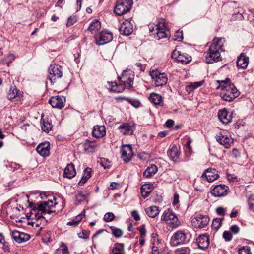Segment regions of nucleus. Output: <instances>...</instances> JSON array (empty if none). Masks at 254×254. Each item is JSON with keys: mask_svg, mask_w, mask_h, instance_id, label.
<instances>
[{"mask_svg": "<svg viewBox=\"0 0 254 254\" xmlns=\"http://www.w3.org/2000/svg\"><path fill=\"white\" fill-rule=\"evenodd\" d=\"M189 241L187 236L183 231H177L172 237L170 244L173 247L187 243Z\"/></svg>", "mask_w": 254, "mask_h": 254, "instance_id": "6e6552de", "label": "nucleus"}, {"mask_svg": "<svg viewBox=\"0 0 254 254\" xmlns=\"http://www.w3.org/2000/svg\"><path fill=\"white\" fill-rule=\"evenodd\" d=\"M36 151L38 154L43 157H46L49 155L50 147L48 143H42L36 147Z\"/></svg>", "mask_w": 254, "mask_h": 254, "instance_id": "b1692460", "label": "nucleus"}, {"mask_svg": "<svg viewBox=\"0 0 254 254\" xmlns=\"http://www.w3.org/2000/svg\"><path fill=\"white\" fill-rule=\"evenodd\" d=\"M119 31L122 35H129L133 31V25L130 21L126 20L121 25Z\"/></svg>", "mask_w": 254, "mask_h": 254, "instance_id": "6ab92c4d", "label": "nucleus"}, {"mask_svg": "<svg viewBox=\"0 0 254 254\" xmlns=\"http://www.w3.org/2000/svg\"><path fill=\"white\" fill-rule=\"evenodd\" d=\"M150 75L154 81L156 86H162L167 83V76L164 72L161 73L157 70H153L150 72Z\"/></svg>", "mask_w": 254, "mask_h": 254, "instance_id": "1a4fd4ad", "label": "nucleus"}, {"mask_svg": "<svg viewBox=\"0 0 254 254\" xmlns=\"http://www.w3.org/2000/svg\"><path fill=\"white\" fill-rule=\"evenodd\" d=\"M54 254H69L67 247L62 243L60 248L56 250Z\"/></svg>", "mask_w": 254, "mask_h": 254, "instance_id": "ea45409f", "label": "nucleus"}, {"mask_svg": "<svg viewBox=\"0 0 254 254\" xmlns=\"http://www.w3.org/2000/svg\"><path fill=\"white\" fill-rule=\"evenodd\" d=\"M183 39V31H177L174 35V40L177 41H182Z\"/></svg>", "mask_w": 254, "mask_h": 254, "instance_id": "09e8293b", "label": "nucleus"}, {"mask_svg": "<svg viewBox=\"0 0 254 254\" xmlns=\"http://www.w3.org/2000/svg\"><path fill=\"white\" fill-rule=\"evenodd\" d=\"M239 253V254H252L250 247L247 246L240 248Z\"/></svg>", "mask_w": 254, "mask_h": 254, "instance_id": "49530a36", "label": "nucleus"}, {"mask_svg": "<svg viewBox=\"0 0 254 254\" xmlns=\"http://www.w3.org/2000/svg\"><path fill=\"white\" fill-rule=\"evenodd\" d=\"M85 216V214H83L82 213H81L80 214L77 215L74 219H75L78 223L81 221L82 219L83 218V217Z\"/></svg>", "mask_w": 254, "mask_h": 254, "instance_id": "774afa93", "label": "nucleus"}, {"mask_svg": "<svg viewBox=\"0 0 254 254\" xmlns=\"http://www.w3.org/2000/svg\"><path fill=\"white\" fill-rule=\"evenodd\" d=\"M161 220L166 221L168 224L172 223L173 227H176L178 225V218L173 211L168 209L165 210L161 216Z\"/></svg>", "mask_w": 254, "mask_h": 254, "instance_id": "f8f14e48", "label": "nucleus"}, {"mask_svg": "<svg viewBox=\"0 0 254 254\" xmlns=\"http://www.w3.org/2000/svg\"><path fill=\"white\" fill-rule=\"evenodd\" d=\"M119 99L121 100H126L127 101H128L131 105H132L133 107L135 108H138L140 106L141 103L140 101L136 99H131L129 98H125V97H120L119 98Z\"/></svg>", "mask_w": 254, "mask_h": 254, "instance_id": "a19ab883", "label": "nucleus"}, {"mask_svg": "<svg viewBox=\"0 0 254 254\" xmlns=\"http://www.w3.org/2000/svg\"><path fill=\"white\" fill-rule=\"evenodd\" d=\"M147 215L151 218H155L159 213V208L155 206H151L145 209Z\"/></svg>", "mask_w": 254, "mask_h": 254, "instance_id": "2f4dec72", "label": "nucleus"}, {"mask_svg": "<svg viewBox=\"0 0 254 254\" xmlns=\"http://www.w3.org/2000/svg\"><path fill=\"white\" fill-rule=\"evenodd\" d=\"M216 139L220 144L223 145L226 148H228L233 142L232 138L229 135L222 133L217 134Z\"/></svg>", "mask_w": 254, "mask_h": 254, "instance_id": "a211bd4d", "label": "nucleus"}, {"mask_svg": "<svg viewBox=\"0 0 254 254\" xmlns=\"http://www.w3.org/2000/svg\"><path fill=\"white\" fill-rule=\"evenodd\" d=\"M249 209L254 211V195L250 197L248 200Z\"/></svg>", "mask_w": 254, "mask_h": 254, "instance_id": "864d4df0", "label": "nucleus"}, {"mask_svg": "<svg viewBox=\"0 0 254 254\" xmlns=\"http://www.w3.org/2000/svg\"><path fill=\"white\" fill-rule=\"evenodd\" d=\"M134 74L131 70H124L121 76H118L119 83L116 82H108L110 86V91L114 92H122L125 88H130L132 87Z\"/></svg>", "mask_w": 254, "mask_h": 254, "instance_id": "f257e3e1", "label": "nucleus"}, {"mask_svg": "<svg viewBox=\"0 0 254 254\" xmlns=\"http://www.w3.org/2000/svg\"><path fill=\"white\" fill-rule=\"evenodd\" d=\"M232 114L229 113L225 109L220 110L218 113V117L220 121L224 124H228L232 121Z\"/></svg>", "mask_w": 254, "mask_h": 254, "instance_id": "f3484780", "label": "nucleus"}, {"mask_svg": "<svg viewBox=\"0 0 254 254\" xmlns=\"http://www.w3.org/2000/svg\"><path fill=\"white\" fill-rule=\"evenodd\" d=\"M119 129L124 134H131L133 132L132 127L128 123H124L120 126Z\"/></svg>", "mask_w": 254, "mask_h": 254, "instance_id": "7c9ffc66", "label": "nucleus"}, {"mask_svg": "<svg viewBox=\"0 0 254 254\" xmlns=\"http://www.w3.org/2000/svg\"><path fill=\"white\" fill-rule=\"evenodd\" d=\"M110 229L113 235L116 237H120L123 235V231L119 228H117L114 226H111Z\"/></svg>", "mask_w": 254, "mask_h": 254, "instance_id": "c03bdc74", "label": "nucleus"}, {"mask_svg": "<svg viewBox=\"0 0 254 254\" xmlns=\"http://www.w3.org/2000/svg\"><path fill=\"white\" fill-rule=\"evenodd\" d=\"M199 248L202 250L207 249L209 244V236L207 234L200 235L196 239Z\"/></svg>", "mask_w": 254, "mask_h": 254, "instance_id": "412c9836", "label": "nucleus"}, {"mask_svg": "<svg viewBox=\"0 0 254 254\" xmlns=\"http://www.w3.org/2000/svg\"><path fill=\"white\" fill-rule=\"evenodd\" d=\"M229 187L224 184L216 185L211 190L212 194L215 197L224 196L227 194Z\"/></svg>", "mask_w": 254, "mask_h": 254, "instance_id": "4468645a", "label": "nucleus"}, {"mask_svg": "<svg viewBox=\"0 0 254 254\" xmlns=\"http://www.w3.org/2000/svg\"><path fill=\"white\" fill-rule=\"evenodd\" d=\"M203 83H204L203 81L192 83L186 86V91L188 92V93L189 94H190V92H192L193 90L201 86V85H203Z\"/></svg>", "mask_w": 254, "mask_h": 254, "instance_id": "4c0bfd02", "label": "nucleus"}, {"mask_svg": "<svg viewBox=\"0 0 254 254\" xmlns=\"http://www.w3.org/2000/svg\"><path fill=\"white\" fill-rule=\"evenodd\" d=\"M91 172L92 170L90 168H86L84 169L83 176L88 180L91 177Z\"/></svg>", "mask_w": 254, "mask_h": 254, "instance_id": "8fccbe9b", "label": "nucleus"}, {"mask_svg": "<svg viewBox=\"0 0 254 254\" xmlns=\"http://www.w3.org/2000/svg\"><path fill=\"white\" fill-rule=\"evenodd\" d=\"M101 28L100 22L97 19H94L90 24L88 30L93 33L96 32Z\"/></svg>", "mask_w": 254, "mask_h": 254, "instance_id": "e433bc0d", "label": "nucleus"}, {"mask_svg": "<svg viewBox=\"0 0 254 254\" xmlns=\"http://www.w3.org/2000/svg\"><path fill=\"white\" fill-rule=\"evenodd\" d=\"M174 124V121L172 120L169 119V120H167V121L166 122L165 125L167 127L170 128L173 126Z\"/></svg>", "mask_w": 254, "mask_h": 254, "instance_id": "69168bd1", "label": "nucleus"}, {"mask_svg": "<svg viewBox=\"0 0 254 254\" xmlns=\"http://www.w3.org/2000/svg\"><path fill=\"white\" fill-rule=\"evenodd\" d=\"M21 95V92L14 86L10 87L7 94V98L10 100L18 101L20 99Z\"/></svg>", "mask_w": 254, "mask_h": 254, "instance_id": "393cba45", "label": "nucleus"}, {"mask_svg": "<svg viewBox=\"0 0 254 254\" xmlns=\"http://www.w3.org/2000/svg\"><path fill=\"white\" fill-rule=\"evenodd\" d=\"M209 222V218L207 215L198 214L191 221L192 226L195 228H202L207 225Z\"/></svg>", "mask_w": 254, "mask_h": 254, "instance_id": "9b49d317", "label": "nucleus"}, {"mask_svg": "<svg viewBox=\"0 0 254 254\" xmlns=\"http://www.w3.org/2000/svg\"><path fill=\"white\" fill-rule=\"evenodd\" d=\"M249 57L245 53H241L237 58V65L239 68L245 69L249 63Z\"/></svg>", "mask_w": 254, "mask_h": 254, "instance_id": "4be33fe9", "label": "nucleus"}, {"mask_svg": "<svg viewBox=\"0 0 254 254\" xmlns=\"http://www.w3.org/2000/svg\"><path fill=\"white\" fill-rule=\"evenodd\" d=\"M77 21V18L75 16H70L67 20L66 25L68 27L71 26Z\"/></svg>", "mask_w": 254, "mask_h": 254, "instance_id": "603ef678", "label": "nucleus"}, {"mask_svg": "<svg viewBox=\"0 0 254 254\" xmlns=\"http://www.w3.org/2000/svg\"><path fill=\"white\" fill-rule=\"evenodd\" d=\"M223 237L226 241H230L232 238L231 233L227 231H225L223 232Z\"/></svg>", "mask_w": 254, "mask_h": 254, "instance_id": "5fc2aeb1", "label": "nucleus"}, {"mask_svg": "<svg viewBox=\"0 0 254 254\" xmlns=\"http://www.w3.org/2000/svg\"><path fill=\"white\" fill-rule=\"evenodd\" d=\"M149 101L155 105H161L163 100L162 96L158 94L152 93L149 97Z\"/></svg>", "mask_w": 254, "mask_h": 254, "instance_id": "f704fd0d", "label": "nucleus"}, {"mask_svg": "<svg viewBox=\"0 0 254 254\" xmlns=\"http://www.w3.org/2000/svg\"><path fill=\"white\" fill-rule=\"evenodd\" d=\"M113 254H125L124 252V245L122 243H116L112 249Z\"/></svg>", "mask_w": 254, "mask_h": 254, "instance_id": "c9c22d12", "label": "nucleus"}, {"mask_svg": "<svg viewBox=\"0 0 254 254\" xmlns=\"http://www.w3.org/2000/svg\"><path fill=\"white\" fill-rule=\"evenodd\" d=\"M222 219L217 218L213 219L212 223V228L215 230H218L221 225Z\"/></svg>", "mask_w": 254, "mask_h": 254, "instance_id": "37998d69", "label": "nucleus"}, {"mask_svg": "<svg viewBox=\"0 0 254 254\" xmlns=\"http://www.w3.org/2000/svg\"><path fill=\"white\" fill-rule=\"evenodd\" d=\"M225 209L221 207H219L216 209V212L219 215H223L225 213Z\"/></svg>", "mask_w": 254, "mask_h": 254, "instance_id": "e2e57ef3", "label": "nucleus"}, {"mask_svg": "<svg viewBox=\"0 0 254 254\" xmlns=\"http://www.w3.org/2000/svg\"><path fill=\"white\" fill-rule=\"evenodd\" d=\"M106 128L104 126L97 125L94 127L92 135L96 138H102L106 135Z\"/></svg>", "mask_w": 254, "mask_h": 254, "instance_id": "a878e982", "label": "nucleus"}, {"mask_svg": "<svg viewBox=\"0 0 254 254\" xmlns=\"http://www.w3.org/2000/svg\"><path fill=\"white\" fill-rule=\"evenodd\" d=\"M40 123L42 124L41 128L43 131L48 133L52 129L51 122L48 119L43 118V116L41 117Z\"/></svg>", "mask_w": 254, "mask_h": 254, "instance_id": "c756f323", "label": "nucleus"}, {"mask_svg": "<svg viewBox=\"0 0 254 254\" xmlns=\"http://www.w3.org/2000/svg\"><path fill=\"white\" fill-rule=\"evenodd\" d=\"M202 177H205L209 182H212L219 177L217 171L215 169L208 168L202 175Z\"/></svg>", "mask_w": 254, "mask_h": 254, "instance_id": "aec40b11", "label": "nucleus"}, {"mask_svg": "<svg viewBox=\"0 0 254 254\" xmlns=\"http://www.w3.org/2000/svg\"><path fill=\"white\" fill-rule=\"evenodd\" d=\"M153 185L152 183H144V192H145V194H144V199L148 197L150 193L153 190Z\"/></svg>", "mask_w": 254, "mask_h": 254, "instance_id": "58836bf2", "label": "nucleus"}, {"mask_svg": "<svg viewBox=\"0 0 254 254\" xmlns=\"http://www.w3.org/2000/svg\"><path fill=\"white\" fill-rule=\"evenodd\" d=\"M50 209L51 208H46L45 209V210H38V212H41V214H44V213H47L49 214L55 211V210L54 211L51 210Z\"/></svg>", "mask_w": 254, "mask_h": 254, "instance_id": "0e129e2a", "label": "nucleus"}, {"mask_svg": "<svg viewBox=\"0 0 254 254\" xmlns=\"http://www.w3.org/2000/svg\"><path fill=\"white\" fill-rule=\"evenodd\" d=\"M76 172L73 163L68 164L64 170V176L68 179H72L76 175Z\"/></svg>", "mask_w": 254, "mask_h": 254, "instance_id": "cd10ccee", "label": "nucleus"}, {"mask_svg": "<svg viewBox=\"0 0 254 254\" xmlns=\"http://www.w3.org/2000/svg\"><path fill=\"white\" fill-rule=\"evenodd\" d=\"M230 229L235 234H237L239 232V227L236 225H233L230 227Z\"/></svg>", "mask_w": 254, "mask_h": 254, "instance_id": "052dcab7", "label": "nucleus"}, {"mask_svg": "<svg viewBox=\"0 0 254 254\" xmlns=\"http://www.w3.org/2000/svg\"><path fill=\"white\" fill-rule=\"evenodd\" d=\"M158 171V168L155 164H149L144 171V177L150 178L155 175Z\"/></svg>", "mask_w": 254, "mask_h": 254, "instance_id": "c85d7f7f", "label": "nucleus"}, {"mask_svg": "<svg viewBox=\"0 0 254 254\" xmlns=\"http://www.w3.org/2000/svg\"><path fill=\"white\" fill-rule=\"evenodd\" d=\"M56 202H53L52 200L47 201H41L38 204L37 209L39 210H45L46 208H51V207L55 206Z\"/></svg>", "mask_w": 254, "mask_h": 254, "instance_id": "72a5a7b5", "label": "nucleus"}, {"mask_svg": "<svg viewBox=\"0 0 254 254\" xmlns=\"http://www.w3.org/2000/svg\"><path fill=\"white\" fill-rule=\"evenodd\" d=\"M78 235L80 238L87 239L89 237V233L86 231H82V232L79 233Z\"/></svg>", "mask_w": 254, "mask_h": 254, "instance_id": "13d9d810", "label": "nucleus"}, {"mask_svg": "<svg viewBox=\"0 0 254 254\" xmlns=\"http://www.w3.org/2000/svg\"><path fill=\"white\" fill-rule=\"evenodd\" d=\"M132 4V0H117L114 12L117 15H123L130 12Z\"/></svg>", "mask_w": 254, "mask_h": 254, "instance_id": "39448f33", "label": "nucleus"}, {"mask_svg": "<svg viewBox=\"0 0 254 254\" xmlns=\"http://www.w3.org/2000/svg\"><path fill=\"white\" fill-rule=\"evenodd\" d=\"M63 76V67L58 64H53L48 68L47 80L51 84H53L57 80Z\"/></svg>", "mask_w": 254, "mask_h": 254, "instance_id": "423d86ee", "label": "nucleus"}, {"mask_svg": "<svg viewBox=\"0 0 254 254\" xmlns=\"http://www.w3.org/2000/svg\"><path fill=\"white\" fill-rule=\"evenodd\" d=\"M172 57L183 64H188L192 60L190 56L186 53H181V52L176 50L173 51Z\"/></svg>", "mask_w": 254, "mask_h": 254, "instance_id": "ddd939ff", "label": "nucleus"}, {"mask_svg": "<svg viewBox=\"0 0 254 254\" xmlns=\"http://www.w3.org/2000/svg\"><path fill=\"white\" fill-rule=\"evenodd\" d=\"M115 216L112 212H108L106 213L104 217V221L105 222H111L114 220Z\"/></svg>", "mask_w": 254, "mask_h": 254, "instance_id": "de8ad7c7", "label": "nucleus"}, {"mask_svg": "<svg viewBox=\"0 0 254 254\" xmlns=\"http://www.w3.org/2000/svg\"><path fill=\"white\" fill-rule=\"evenodd\" d=\"M51 233L50 232H47L42 237V240L45 243H48L52 241Z\"/></svg>", "mask_w": 254, "mask_h": 254, "instance_id": "3c124183", "label": "nucleus"}, {"mask_svg": "<svg viewBox=\"0 0 254 254\" xmlns=\"http://www.w3.org/2000/svg\"><path fill=\"white\" fill-rule=\"evenodd\" d=\"M139 233H140V237L139 239V244L141 245H143V226L139 227Z\"/></svg>", "mask_w": 254, "mask_h": 254, "instance_id": "680f3d73", "label": "nucleus"}, {"mask_svg": "<svg viewBox=\"0 0 254 254\" xmlns=\"http://www.w3.org/2000/svg\"><path fill=\"white\" fill-rule=\"evenodd\" d=\"M121 158L125 162H129L133 156L132 147L130 145H124L121 148Z\"/></svg>", "mask_w": 254, "mask_h": 254, "instance_id": "2eb2a0df", "label": "nucleus"}, {"mask_svg": "<svg viewBox=\"0 0 254 254\" xmlns=\"http://www.w3.org/2000/svg\"><path fill=\"white\" fill-rule=\"evenodd\" d=\"M78 222L75 220V219H73V220L71 221H69L67 223V225H70V226H77L78 224Z\"/></svg>", "mask_w": 254, "mask_h": 254, "instance_id": "338daca9", "label": "nucleus"}, {"mask_svg": "<svg viewBox=\"0 0 254 254\" xmlns=\"http://www.w3.org/2000/svg\"><path fill=\"white\" fill-rule=\"evenodd\" d=\"M152 244V254H171L168 252H162L164 244L156 234H152L150 240Z\"/></svg>", "mask_w": 254, "mask_h": 254, "instance_id": "0eeeda50", "label": "nucleus"}, {"mask_svg": "<svg viewBox=\"0 0 254 254\" xmlns=\"http://www.w3.org/2000/svg\"><path fill=\"white\" fill-rule=\"evenodd\" d=\"M87 197V195L84 194L81 191H80L77 194L75 195L76 204H80L82 202L85 200Z\"/></svg>", "mask_w": 254, "mask_h": 254, "instance_id": "79ce46f5", "label": "nucleus"}, {"mask_svg": "<svg viewBox=\"0 0 254 254\" xmlns=\"http://www.w3.org/2000/svg\"><path fill=\"white\" fill-rule=\"evenodd\" d=\"M65 98L60 96H52L49 100V103L53 108L62 109L64 106Z\"/></svg>", "mask_w": 254, "mask_h": 254, "instance_id": "dca6fc26", "label": "nucleus"}, {"mask_svg": "<svg viewBox=\"0 0 254 254\" xmlns=\"http://www.w3.org/2000/svg\"><path fill=\"white\" fill-rule=\"evenodd\" d=\"M84 152L86 153H93L96 151L97 144L93 141L86 140L82 144Z\"/></svg>", "mask_w": 254, "mask_h": 254, "instance_id": "bb28decb", "label": "nucleus"}, {"mask_svg": "<svg viewBox=\"0 0 254 254\" xmlns=\"http://www.w3.org/2000/svg\"><path fill=\"white\" fill-rule=\"evenodd\" d=\"M190 249L188 247H182L177 249L175 251V254H190Z\"/></svg>", "mask_w": 254, "mask_h": 254, "instance_id": "a18cd8bd", "label": "nucleus"}, {"mask_svg": "<svg viewBox=\"0 0 254 254\" xmlns=\"http://www.w3.org/2000/svg\"><path fill=\"white\" fill-rule=\"evenodd\" d=\"M225 40L223 38H215L209 47V52L205 56L206 62L212 64L221 60L220 51H224V43Z\"/></svg>", "mask_w": 254, "mask_h": 254, "instance_id": "f03ea898", "label": "nucleus"}, {"mask_svg": "<svg viewBox=\"0 0 254 254\" xmlns=\"http://www.w3.org/2000/svg\"><path fill=\"white\" fill-rule=\"evenodd\" d=\"M96 43L98 45L106 44L113 39L112 34L107 31H102L95 36Z\"/></svg>", "mask_w": 254, "mask_h": 254, "instance_id": "9d476101", "label": "nucleus"}, {"mask_svg": "<svg viewBox=\"0 0 254 254\" xmlns=\"http://www.w3.org/2000/svg\"><path fill=\"white\" fill-rule=\"evenodd\" d=\"M150 35L154 36L157 40L168 37L170 33L164 24V19H162L158 24L148 25Z\"/></svg>", "mask_w": 254, "mask_h": 254, "instance_id": "20e7f679", "label": "nucleus"}, {"mask_svg": "<svg viewBox=\"0 0 254 254\" xmlns=\"http://www.w3.org/2000/svg\"><path fill=\"white\" fill-rule=\"evenodd\" d=\"M218 82L219 86L217 89L220 88L222 90L220 96L223 100L231 102L240 95V92L234 85L230 83V79L218 81Z\"/></svg>", "mask_w": 254, "mask_h": 254, "instance_id": "7ed1b4c3", "label": "nucleus"}, {"mask_svg": "<svg viewBox=\"0 0 254 254\" xmlns=\"http://www.w3.org/2000/svg\"><path fill=\"white\" fill-rule=\"evenodd\" d=\"M179 202V195L178 193H175L174 195L172 204L173 205H176Z\"/></svg>", "mask_w": 254, "mask_h": 254, "instance_id": "bf43d9fd", "label": "nucleus"}, {"mask_svg": "<svg viewBox=\"0 0 254 254\" xmlns=\"http://www.w3.org/2000/svg\"><path fill=\"white\" fill-rule=\"evenodd\" d=\"M131 216L133 217L135 221H138L140 219V217L138 213L136 210H133L131 212Z\"/></svg>", "mask_w": 254, "mask_h": 254, "instance_id": "4d7b16f0", "label": "nucleus"}, {"mask_svg": "<svg viewBox=\"0 0 254 254\" xmlns=\"http://www.w3.org/2000/svg\"><path fill=\"white\" fill-rule=\"evenodd\" d=\"M12 236L14 240L19 244L26 242L29 239L28 235L16 230L12 231Z\"/></svg>", "mask_w": 254, "mask_h": 254, "instance_id": "5701e85b", "label": "nucleus"}, {"mask_svg": "<svg viewBox=\"0 0 254 254\" xmlns=\"http://www.w3.org/2000/svg\"><path fill=\"white\" fill-rule=\"evenodd\" d=\"M101 165L104 167L105 169L109 168L110 166V162H108L107 160H105V159H103L101 160Z\"/></svg>", "mask_w": 254, "mask_h": 254, "instance_id": "6e6d98bb", "label": "nucleus"}, {"mask_svg": "<svg viewBox=\"0 0 254 254\" xmlns=\"http://www.w3.org/2000/svg\"><path fill=\"white\" fill-rule=\"evenodd\" d=\"M168 155L174 160L175 158H178L180 156L179 150L176 145H173L172 147L168 150Z\"/></svg>", "mask_w": 254, "mask_h": 254, "instance_id": "473e14b6", "label": "nucleus"}]
</instances>
